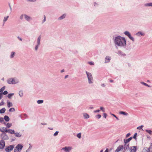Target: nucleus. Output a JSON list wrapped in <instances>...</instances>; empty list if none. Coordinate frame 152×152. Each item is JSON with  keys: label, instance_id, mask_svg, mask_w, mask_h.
Here are the masks:
<instances>
[{"label": "nucleus", "instance_id": "nucleus-5", "mask_svg": "<svg viewBox=\"0 0 152 152\" xmlns=\"http://www.w3.org/2000/svg\"><path fill=\"white\" fill-rule=\"evenodd\" d=\"M8 83L10 84H15L16 83V82L14 78H10L7 80Z\"/></svg>", "mask_w": 152, "mask_h": 152}, {"label": "nucleus", "instance_id": "nucleus-55", "mask_svg": "<svg viewBox=\"0 0 152 152\" xmlns=\"http://www.w3.org/2000/svg\"><path fill=\"white\" fill-rule=\"evenodd\" d=\"M108 148H107L104 152H108Z\"/></svg>", "mask_w": 152, "mask_h": 152}, {"label": "nucleus", "instance_id": "nucleus-14", "mask_svg": "<svg viewBox=\"0 0 152 152\" xmlns=\"http://www.w3.org/2000/svg\"><path fill=\"white\" fill-rule=\"evenodd\" d=\"M110 57L109 56H107L105 58V62H109L110 61Z\"/></svg>", "mask_w": 152, "mask_h": 152}, {"label": "nucleus", "instance_id": "nucleus-47", "mask_svg": "<svg viewBox=\"0 0 152 152\" xmlns=\"http://www.w3.org/2000/svg\"><path fill=\"white\" fill-rule=\"evenodd\" d=\"M36 45V46H35V49L36 50H37V49H38V45Z\"/></svg>", "mask_w": 152, "mask_h": 152}, {"label": "nucleus", "instance_id": "nucleus-50", "mask_svg": "<svg viewBox=\"0 0 152 152\" xmlns=\"http://www.w3.org/2000/svg\"><path fill=\"white\" fill-rule=\"evenodd\" d=\"M137 134V133H135L134 134V136H133V138H136V137Z\"/></svg>", "mask_w": 152, "mask_h": 152}, {"label": "nucleus", "instance_id": "nucleus-11", "mask_svg": "<svg viewBox=\"0 0 152 152\" xmlns=\"http://www.w3.org/2000/svg\"><path fill=\"white\" fill-rule=\"evenodd\" d=\"M132 139V137H131L128 139H124V143H127L131 140Z\"/></svg>", "mask_w": 152, "mask_h": 152}, {"label": "nucleus", "instance_id": "nucleus-18", "mask_svg": "<svg viewBox=\"0 0 152 152\" xmlns=\"http://www.w3.org/2000/svg\"><path fill=\"white\" fill-rule=\"evenodd\" d=\"M5 108H3L2 109L0 110V113H4L5 111Z\"/></svg>", "mask_w": 152, "mask_h": 152}, {"label": "nucleus", "instance_id": "nucleus-7", "mask_svg": "<svg viewBox=\"0 0 152 152\" xmlns=\"http://www.w3.org/2000/svg\"><path fill=\"white\" fill-rule=\"evenodd\" d=\"M137 146L130 147L129 148L130 152H136L137 150Z\"/></svg>", "mask_w": 152, "mask_h": 152}, {"label": "nucleus", "instance_id": "nucleus-35", "mask_svg": "<svg viewBox=\"0 0 152 152\" xmlns=\"http://www.w3.org/2000/svg\"><path fill=\"white\" fill-rule=\"evenodd\" d=\"M6 129H5L4 128H2V129H0V131H1L2 132H5V130Z\"/></svg>", "mask_w": 152, "mask_h": 152}, {"label": "nucleus", "instance_id": "nucleus-56", "mask_svg": "<svg viewBox=\"0 0 152 152\" xmlns=\"http://www.w3.org/2000/svg\"><path fill=\"white\" fill-rule=\"evenodd\" d=\"M41 124L44 125H46L47 124L46 123H42Z\"/></svg>", "mask_w": 152, "mask_h": 152}, {"label": "nucleus", "instance_id": "nucleus-25", "mask_svg": "<svg viewBox=\"0 0 152 152\" xmlns=\"http://www.w3.org/2000/svg\"><path fill=\"white\" fill-rule=\"evenodd\" d=\"M65 16L66 15L65 14H63L62 16H61L60 17H59V19L60 20L63 19L65 17Z\"/></svg>", "mask_w": 152, "mask_h": 152}, {"label": "nucleus", "instance_id": "nucleus-27", "mask_svg": "<svg viewBox=\"0 0 152 152\" xmlns=\"http://www.w3.org/2000/svg\"><path fill=\"white\" fill-rule=\"evenodd\" d=\"M12 125V124L11 123H8L7 124V128H10Z\"/></svg>", "mask_w": 152, "mask_h": 152}, {"label": "nucleus", "instance_id": "nucleus-9", "mask_svg": "<svg viewBox=\"0 0 152 152\" xmlns=\"http://www.w3.org/2000/svg\"><path fill=\"white\" fill-rule=\"evenodd\" d=\"M124 33L128 37L130 38V39H131L133 41H134V38L131 37L130 33L129 32L126 31L124 32Z\"/></svg>", "mask_w": 152, "mask_h": 152}, {"label": "nucleus", "instance_id": "nucleus-60", "mask_svg": "<svg viewBox=\"0 0 152 152\" xmlns=\"http://www.w3.org/2000/svg\"><path fill=\"white\" fill-rule=\"evenodd\" d=\"M18 38L20 40V41H22V39L21 38H20L19 37H18Z\"/></svg>", "mask_w": 152, "mask_h": 152}, {"label": "nucleus", "instance_id": "nucleus-15", "mask_svg": "<svg viewBox=\"0 0 152 152\" xmlns=\"http://www.w3.org/2000/svg\"><path fill=\"white\" fill-rule=\"evenodd\" d=\"M150 149L149 148H145L143 151V152H149Z\"/></svg>", "mask_w": 152, "mask_h": 152}, {"label": "nucleus", "instance_id": "nucleus-3", "mask_svg": "<svg viewBox=\"0 0 152 152\" xmlns=\"http://www.w3.org/2000/svg\"><path fill=\"white\" fill-rule=\"evenodd\" d=\"M86 73L87 76L89 83H93V80L91 74V73L88 72L87 71H86Z\"/></svg>", "mask_w": 152, "mask_h": 152}, {"label": "nucleus", "instance_id": "nucleus-2", "mask_svg": "<svg viewBox=\"0 0 152 152\" xmlns=\"http://www.w3.org/2000/svg\"><path fill=\"white\" fill-rule=\"evenodd\" d=\"M23 147V145L21 144H18L15 147L14 149V152H20Z\"/></svg>", "mask_w": 152, "mask_h": 152}, {"label": "nucleus", "instance_id": "nucleus-38", "mask_svg": "<svg viewBox=\"0 0 152 152\" xmlns=\"http://www.w3.org/2000/svg\"><path fill=\"white\" fill-rule=\"evenodd\" d=\"M141 83H142V84H143L145 86H148L149 87L150 86H148V84H146V83H144V82H142Z\"/></svg>", "mask_w": 152, "mask_h": 152}, {"label": "nucleus", "instance_id": "nucleus-29", "mask_svg": "<svg viewBox=\"0 0 152 152\" xmlns=\"http://www.w3.org/2000/svg\"><path fill=\"white\" fill-rule=\"evenodd\" d=\"M15 110V109L14 108H11L9 110V111L10 112H14Z\"/></svg>", "mask_w": 152, "mask_h": 152}, {"label": "nucleus", "instance_id": "nucleus-17", "mask_svg": "<svg viewBox=\"0 0 152 152\" xmlns=\"http://www.w3.org/2000/svg\"><path fill=\"white\" fill-rule=\"evenodd\" d=\"M83 116L85 118H89V115L86 113H84L83 114Z\"/></svg>", "mask_w": 152, "mask_h": 152}, {"label": "nucleus", "instance_id": "nucleus-31", "mask_svg": "<svg viewBox=\"0 0 152 152\" xmlns=\"http://www.w3.org/2000/svg\"><path fill=\"white\" fill-rule=\"evenodd\" d=\"M37 102L38 104H41L43 102V100H39L37 101Z\"/></svg>", "mask_w": 152, "mask_h": 152}, {"label": "nucleus", "instance_id": "nucleus-58", "mask_svg": "<svg viewBox=\"0 0 152 152\" xmlns=\"http://www.w3.org/2000/svg\"><path fill=\"white\" fill-rule=\"evenodd\" d=\"M110 82L111 83L113 82V80H110Z\"/></svg>", "mask_w": 152, "mask_h": 152}, {"label": "nucleus", "instance_id": "nucleus-59", "mask_svg": "<svg viewBox=\"0 0 152 152\" xmlns=\"http://www.w3.org/2000/svg\"><path fill=\"white\" fill-rule=\"evenodd\" d=\"M137 34H141V35H142V33L141 32H138L137 33Z\"/></svg>", "mask_w": 152, "mask_h": 152}, {"label": "nucleus", "instance_id": "nucleus-64", "mask_svg": "<svg viewBox=\"0 0 152 152\" xmlns=\"http://www.w3.org/2000/svg\"><path fill=\"white\" fill-rule=\"evenodd\" d=\"M103 150H102L100 151V152H103Z\"/></svg>", "mask_w": 152, "mask_h": 152}, {"label": "nucleus", "instance_id": "nucleus-33", "mask_svg": "<svg viewBox=\"0 0 152 152\" xmlns=\"http://www.w3.org/2000/svg\"><path fill=\"white\" fill-rule=\"evenodd\" d=\"M14 94H10L8 95V97L9 98H10Z\"/></svg>", "mask_w": 152, "mask_h": 152}, {"label": "nucleus", "instance_id": "nucleus-61", "mask_svg": "<svg viewBox=\"0 0 152 152\" xmlns=\"http://www.w3.org/2000/svg\"><path fill=\"white\" fill-rule=\"evenodd\" d=\"M68 75H66V76H65V78H66L67 77H68Z\"/></svg>", "mask_w": 152, "mask_h": 152}, {"label": "nucleus", "instance_id": "nucleus-45", "mask_svg": "<svg viewBox=\"0 0 152 152\" xmlns=\"http://www.w3.org/2000/svg\"><path fill=\"white\" fill-rule=\"evenodd\" d=\"M3 95L2 93H0V99H1Z\"/></svg>", "mask_w": 152, "mask_h": 152}, {"label": "nucleus", "instance_id": "nucleus-21", "mask_svg": "<svg viewBox=\"0 0 152 152\" xmlns=\"http://www.w3.org/2000/svg\"><path fill=\"white\" fill-rule=\"evenodd\" d=\"M4 119L6 121H9L10 120L9 117L7 115H5L4 116Z\"/></svg>", "mask_w": 152, "mask_h": 152}, {"label": "nucleus", "instance_id": "nucleus-8", "mask_svg": "<svg viewBox=\"0 0 152 152\" xmlns=\"http://www.w3.org/2000/svg\"><path fill=\"white\" fill-rule=\"evenodd\" d=\"M5 145V142L4 140H1L0 141V149L3 148Z\"/></svg>", "mask_w": 152, "mask_h": 152}, {"label": "nucleus", "instance_id": "nucleus-20", "mask_svg": "<svg viewBox=\"0 0 152 152\" xmlns=\"http://www.w3.org/2000/svg\"><path fill=\"white\" fill-rule=\"evenodd\" d=\"M24 16L25 19L28 21H29L31 19L29 16L26 15H25Z\"/></svg>", "mask_w": 152, "mask_h": 152}, {"label": "nucleus", "instance_id": "nucleus-23", "mask_svg": "<svg viewBox=\"0 0 152 152\" xmlns=\"http://www.w3.org/2000/svg\"><path fill=\"white\" fill-rule=\"evenodd\" d=\"M41 38V36H39V37H38V39H37V43H38V45H39V44H40V42Z\"/></svg>", "mask_w": 152, "mask_h": 152}, {"label": "nucleus", "instance_id": "nucleus-52", "mask_svg": "<svg viewBox=\"0 0 152 152\" xmlns=\"http://www.w3.org/2000/svg\"><path fill=\"white\" fill-rule=\"evenodd\" d=\"M100 111V110H95L94 111V112L96 113V112H99Z\"/></svg>", "mask_w": 152, "mask_h": 152}, {"label": "nucleus", "instance_id": "nucleus-37", "mask_svg": "<svg viewBox=\"0 0 152 152\" xmlns=\"http://www.w3.org/2000/svg\"><path fill=\"white\" fill-rule=\"evenodd\" d=\"M111 115H112L113 116H114L118 120H119V119L114 114H112V113H111Z\"/></svg>", "mask_w": 152, "mask_h": 152}, {"label": "nucleus", "instance_id": "nucleus-4", "mask_svg": "<svg viewBox=\"0 0 152 152\" xmlns=\"http://www.w3.org/2000/svg\"><path fill=\"white\" fill-rule=\"evenodd\" d=\"M14 147V145H9L5 148V151L7 152H10L13 150Z\"/></svg>", "mask_w": 152, "mask_h": 152}, {"label": "nucleus", "instance_id": "nucleus-30", "mask_svg": "<svg viewBox=\"0 0 152 152\" xmlns=\"http://www.w3.org/2000/svg\"><path fill=\"white\" fill-rule=\"evenodd\" d=\"M19 95L20 97H22L23 96V93L22 91H20L19 93Z\"/></svg>", "mask_w": 152, "mask_h": 152}, {"label": "nucleus", "instance_id": "nucleus-49", "mask_svg": "<svg viewBox=\"0 0 152 152\" xmlns=\"http://www.w3.org/2000/svg\"><path fill=\"white\" fill-rule=\"evenodd\" d=\"M130 135V133H128L126 135V137H129Z\"/></svg>", "mask_w": 152, "mask_h": 152}, {"label": "nucleus", "instance_id": "nucleus-36", "mask_svg": "<svg viewBox=\"0 0 152 152\" xmlns=\"http://www.w3.org/2000/svg\"><path fill=\"white\" fill-rule=\"evenodd\" d=\"M81 134L80 133H79L77 135V137L79 138H81Z\"/></svg>", "mask_w": 152, "mask_h": 152}, {"label": "nucleus", "instance_id": "nucleus-34", "mask_svg": "<svg viewBox=\"0 0 152 152\" xmlns=\"http://www.w3.org/2000/svg\"><path fill=\"white\" fill-rule=\"evenodd\" d=\"M146 131L148 133H149L150 134H152V131L151 130H146Z\"/></svg>", "mask_w": 152, "mask_h": 152}, {"label": "nucleus", "instance_id": "nucleus-19", "mask_svg": "<svg viewBox=\"0 0 152 152\" xmlns=\"http://www.w3.org/2000/svg\"><path fill=\"white\" fill-rule=\"evenodd\" d=\"M119 113L120 114H123L125 115H128V113L125 112H124L122 111H120L119 112Z\"/></svg>", "mask_w": 152, "mask_h": 152}, {"label": "nucleus", "instance_id": "nucleus-53", "mask_svg": "<svg viewBox=\"0 0 152 152\" xmlns=\"http://www.w3.org/2000/svg\"><path fill=\"white\" fill-rule=\"evenodd\" d=\"M28 1H29L34 2V1H36V0H28Z\"/></svg>", "mask_w": 152, "mask_h": 152}, {"label": "nucleus", "instance_id": "nucleus-39", "mask_svg": "<svg viewBox=\"0 0 152 152\" xmlns=\"http://www.w3.org/2000/svg\"><path fill=\"white\" fill-rule=\"evenodd\" d=\"M143 127V126L142 125L140 126L137 127V129H142Z\"/></svg>", "mask_w": 152, "mask_h": 152}, {"label": "nucleus", "instance_id": "nucleus-22", "mask_svg": "<svg viewBox=\"0 0 152 152\" xmlns=\"http://www.w3.org/2000/svg\"><path fill=\"white\" fill-rule=\"evenodd\" d=\"M15 135L16 137H20L21 136V134H20L18 132H16L15 133Z\"/></svg>", "mask_w": 152, "mask_h": 152}, {"label": "nucleus", "instance_id": "nucleus-10", "mask_svg": "<svg viewBox=\"0 0 152 152\" xmlns=\"http://www.w3.org/2000/svg\"><path fill=\"white\" fill-rule=\"evenodd\" d=\"M124 149L123 145H120L115 150V152H119Z\"/></svg>", "mask_w": 152, "mask_h": 152}, {"label": "nucleus", "instance_id": "nucleus-48", "mask_svg": "<svg viewBox=\"0 0 152 152\" xmlns=\"http://www.w3.org/2000/svg\"><path fill=\"white\" fill-rule=\"evenodd\" d=\"M46 20V16L45 15H44V20H43V22H45Z\"/></svg>", "mask_w": 152, "mask_h": 152}, {"label": "nucleus", "instance_id": "nucleus-42", "mask_svg": "<svg viewBox=\"0 0 152 152\" xmlns=\"http://www.w3.org/2000/svg\"><path fill=\"white\" fill-rule=\"evenodd\" d=\"M4 121V119L2 118H0V122H2Z\"/></svg>", "mask_w": 152, "mask_h": 152}, {"label": "nucleus", "instance_id": "nucleus-63", "mask_svg": "<svg viewBox=\"0 0 152 152\" xmlns=\"http://www.w3.org/2000/svg\"><path fill=\"white\" fill-rule=\"evenodd\" d=\"M49 129H50V130H53V128H49Z\"/></svg>", "mask_w": 152, "mask_h": 152}, {"label": "nucleus", "instance_id": "nucleus-28", "mask_svg": "<svg viewBox=\"0 0 152 152\" xmlns=\"http://www.w3.org/2000/svg\"><path fill=\"white\" fill-rule=\"evenodd\" d=\"M15 52H12L11 53V54L10 56V57L11 58H12L14 57V56L15 55Z\"/></svg>", "mask_w": 152, "mask_h": 152}, {"label": "nucleus", "instance_id": "nucleus-6", "mask_svg": "<svg viewBox=\"0 0 152 152\" xmlns=\"http://www.w3.org/2000/svg\"><path fill=\"white\" fill-rule=\"evenodd\" d=\"M72 149V148L71 147H65L64 148H63L62 150H64L66 152H69Z\"/></svg>", "mask_w": 152, "mask_h": 152}, {"label": "nucleus", "instance_id": "nucleus-32", "mask_svg": "<svg viewBox=\"0 0 152 152\" xmlns=\"http://www.w3.org/2000/svg\"><path fill=\"white\" fill-rule=\"evenodd\" d=\"M9 16H7V17H5L4 18V19L3 20L4 22H5V21H6L7 20L8 18H9Z\"/></svg>", "mask_w": 152, "mask_h": 152}, {"label": "nucleus", "instance_id": "nucleus-46", "mask_svg": "<svg viewBox=\"0 0 152 152\" xmlns=\"http://www.w3.org/2000/svg\"><path fill=\"white\" fill-rule=\"evenodd\" d=\"M4 102L3 101H2L0 103V106H1L2 105H4Z\"/></svg>", "mask_w": 152, "mask_h": 152}, {"label": "nucleus", "instance_id": "nucleus-12", "mask_svg": "<svg viewBox=\"0 0 152 152\" xmlns=\"http://www.w3.org/2000/svg\"><path fill=\"white\" fill-rule=\"evenodd\" d=\"M124 150L125 151L129 148V144L124 143Z\"/></svg>", "mask_w": 152, "mask_h": 152}, {"label": "nucleus", "instance_id": "nucleus-26", "mask_svg": "<svg viewBox=\"0 0 152 152\" xmlns=\"http://www.w3.org/2000/svg\"><path fill=\"white\" fill-rule=\"evenodd\" d=\"M5 89V87L4 86L2 87L1 89H0V92L1 93Z\"/></svg>", "mask_w": 152, "mask_h": 152}, {"label": "nucleus", "instance_id": "nucleus-16", "mask_svg": "<svg viewBox=\"0 0 152 152\" xmlns=\"http://www.w3.org/2000/svg\"><path fill=\"white\" fill-rule=\"evenodd\" d=\"M7 106L9 107H10L13 105L12 103L10 102H7Z\"/></svg>", "mask_w": 152, "mask_h": 152}, {"label": "nucleus", "instance_id": "nucleus-44", "mask_svg": "<svg viewBox=\"0 0 152 152\" xmlns=\"http://www.w3.org/2000/svg\"><path fill=\"white\" fill-rule=\"evenodd\" d=\"M100 109L102 110L103 112H104V108L102 107H101Z\"/></svg>", "mask_w": 152, "mask_h": 152}, {"label": "nucleus", "instance_id": "nucleus-41", "mask_svg": "<svg viewBox=\"0 0 152 152\" xmlns=\"http://www.w3.org/2000/svg\"><path fill=\"white\" fill-rule=\"evenodd\" d=\"M101 117V116L99 114L96 116V117L97 118H100Z\"/></svg>", "mask_w": 152, "mask_h": 152}, {"label": "nucleus", "instance_id": "nucleus-13", "mask_svg": "<svg viewBox=\"0 0 152 152\" xmlns=\"http://www.w3.org/2000/svg\"><path fill=\"white\" fill-rule=\"evenodd\" d=\"M6 132H8L9 133L11 134H15V131L13 130L9 129V130H5Z\"/></svg>", "mask_w": 152, "mask_h": 152}, {"label": "nucleus", "instance_id": "nucleus-62", "mask_svg": "<svg viewBox=\"0 0 152 152\" xmlns=\"http://www.w3.org/2000/svg\"><path fill=\"white\" fill-rule=\"evenodd\" d=\"M64 72V69H63L62 70H61V72Z\"/></svg>", "mask_w": 152, "mask_h": 152}, {"label": "nucleus", "instance_id": "nucleus-43", "mask_svg": "<svg viewBox=\"0 0 152 152\" xmlns=\"http://www.w3.org/2000/svg\"><path fill=\"white\" fill-rule=\"evenodd\" d=\"M58 132H57V131H56L55 132V133L54 134V136H56L57 135H58Z\"/></svg>", "mask_w": 152, "mask_h": 152}, {"label": "nucleus", "instance_id": "nucleus-54", "mask_svg": "<svg viewBox=\"0 0 152 152\" xmlns=\"http://www.w3.org/2000/svg\"><path fill=\"white\" fill-rule=\"evenodd\" d=\"M88 63H89V64L91 65H94V64L93 63H92L91 62H89Z\"/></svg>", "mask_w": 152, "mask_h": 152}, {"label": "nucleus", "instance_id": "nucleus-40", "mask_svg": "<svg viewBox=\"0 0 152 152\" xmlns=\"http://www.w3.org/2000/svg\"><path fill=\"white\" fill-rule=\"evenodd\" d=\"M2 94L6 95L8 94V92L7 91H4Z\"/></svg>", "mask_w": 152, "mask_h": 152}, {"label": "nucleus", "instance_id": "nucleus-1", "mask_svg": "<svg viewBox=\"0 0 152 152\" xmlns=\"http://www.w3.org/2000/svg\"><path fill=\"white\" fill-rule=\"evenodd\" d=\"M115 43L118 46H124L126 45L125 39L120 36L116 37L115 39Z\"/></svg>", "mask_w": 152, "mask_h": 152}, {"label": "nucleus", "instance_id": "nucleus-24", "mask_svg": "<svg viewBox=\"0 0 152 152\" xmlns=\"http://www.w3.org/2000/svg\"><path fill=\"white\" fill-rule=\"evenodd\" d=\"M145 5V6H152V3L146 4Z\"/></svg>", "mask_w": 152, "mask_h": 152}, {"label": "nucleus", "instance_id": "nucleus-57", "mask_svg": "<svg viewBox=\"0 0 152 152\" xmlns=\"http://www.w3.org/2000/svg\"><path fill=\"white\" fill-rule=\"evenodd\" d=\"M101 86L102 87H104L105 86V85L104 84H102Z\"/></svg>", "mask_w": 152, "mask_h": 152}, {"label": "nucleus", "instance_id": "nucleus-51", "mask_svg": "<svg viewBox=\"0 0 152 152\" xmlns=\"http://www.w3.org/2000/svg\"><path fill=\"white\" fill-rule=\"evenodd\" d=\"M107 116V115L105 113H104V117L105 118H106V116Z\"/></svg>", "mask_w": 152, "mask_h": 152}]
</instances>
